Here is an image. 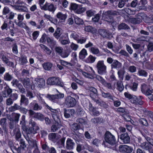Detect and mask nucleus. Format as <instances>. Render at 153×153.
Here are the masks:
<instances>
[{
    "mask_svg": "<svg viewBox=\"0 0 153 153\" xmlns=\"http://www.w3.org/2000/svg\"><path fill=\"white\" fill-rule=\"evenodd\" d=\"M88 90L94 93V94H90V96L94 102H95L97 104L100 105L103 107L105 108L108 107V105L104 102L99 99L96 97V96L97 95V90L93 87H89Z\"/></svg>",
    "mask_w": 153,
    "mask_h": 153,
    "instance_id": "f257e3e1",
    "label": "nucleus"
},
{
    "mask_svg": "<svg viewBox=\"0 0 153 153\" xmlns=\"http://www.w3.org/2000/svg\"><path fill=\"white\" fill-rule=\"evenodd\" d=\"M55 90L57 92V94L55 95L48 94L46 97L53 102L61 105L62 104L63 102L59 99L63 98L64 97V94L59 92L56 89H55Z\"/></svg>",
    "mask_w": 153,
    "mask_h": 153,
    "instance_id": "f03ea898",
    "label": "nucleus"
},
{
    "mask_svg": "<svg viewBox=\"0 0 153 153\" xmlns=\"http://www.w3.org/2000/svg\"><path fill=\"white\" fill-rule=\"evenodd\" d=\"M117 15V12L115 10H109L106 11H103L102 14V19L108 22L113 23L114 21L112 16Z\"/></svg>",
    "mask_w": 153,
    "mask_h": 153,
    "instance_id": "7ed1b4c3",
    "label": "nucleus"
},
{
    "mask_svg": "<svg viewBox=\"0 0 153 153\" xmlns=\"http://www.w3.org/2000/svg\"><path fill=\"white\" fill-rule=\"evenodd\" d=\"M9 128L11 130V133L13 135H15L16 140H18L21 136L19 126L13 122H10L9 124Z\"/></svg>",
    "mask_w": 153,
    "mask_h": 153,
    "instance_id": "20e7f679",
    "label": "nucleus"
},
{
    "mask_svg": "<svg viewBox=\"0 0 153 153\" xmlns=\"http://www.w3.org/2000/svg\"><path fill=\"white\" fill-rule=\"evenodd\" d=\"M104 139V143L106 142L111 145H114L117 143V140L115 136L109 131H107L105 133Z\"/></svg>",
    "mask_w": 153,
    "mask_h": 153,
    "instance_id": "39448f33",
    "label": "nucleus"
},
{
    "mask_svg": "<svg viewBox=\"0 0 153 153\" xmlns=\"http://www.w3.org/2000/svg\"><path fill=\"white\" fill-rule=\"evenodd\" d=\"M81 142L82 144H77L76 150L78 152H80L85 149L91 151H93V149L84 140H81Z\"/></svg>",
    "mask_w": 153,
    "mask_h": 153,
    "instance_id": "423d86ee",
    "label": "nucleus"
},
{
    "mask_svg": "<svg viewBox=\"0 0 153 153\" xmlns=\"http://www.w3.org/2000/svg\"><path fill=\"white\" fill-rule=\"evenodd\" d=\"M96 67L99 74L102 75L107 73V67L104 64L103 60L98 61L96 65Z\"/></svg>",
    "mask_w": 153,
    "mask_h": 153,
    "instance_id": "0eeeda50",
    "label": "nucleus"
},
{
    "mask_svg": "<svg viewBox=\"0 0 153 153\" xmlns=\"http://www.w3.org/2000/svg\"><path fill=\"white\" fill-rule=\"evenodd\" d=\"M47 83L48 84L50 85H56L62 87L64 86L63 83L58 77L49 78L48 79Z\"/></svg>",
    "mask_w": 153,
    "mask_h": 153,
    "instance_id": "6e6552de",
    "label": "nucleus"
},
{
    "mask_svg": "<svg viewBox=\"0 0 153 153\" xmlns=\"http://www.w3.org/2000/svg\"><path fill=\"white\" fill-rule=\"evenodd\" d=\"M76 99L71 96H68L65 98L64 104L68 108L72 107L76 104Z\"/></svg>",
    "mask_w": 153,
    "mask_h": 153,
    "instance_id": "1a4fd4ad",
    "label": "nucleus"
},
{
    "mask_svg": "<svg viewBox=\"0 0 153 153\" xmlns=\"http://www.w3.org/2000/svg\"><path fill=\"white\" fill-rule=\"evenodd\" d=\"M11 83L13 86L17 87L18 88L20 93L22 94H24L25 93V89L17 79H14L11 82Z\"/></svg>",
    "mask_w": 153,
    "mask_h": 153,
    "instance_id": "9d476101",
    "label": "nucleus"
},
{
    "mask_svg": "<svg viewBox=\"0 0 153 153\" xmlns=\"http://www.w3.org/2000/svg\"><path fill=\"white\" fill-rule=\"evenodd\" d=\"M144 15L143 13H139L135 15L136 18H131L130 19V20L133 24H140L142 22Z\"/></svg>",
    "mask_w": 153,
    "mask_h": 153,
    "instance_id": "9b49d317",
    "label": "nucleus"
},
{
    "mask_svg": "<svg viewBox=\"0 0 153 153\" xmlns=\"http://www.w3.org/2000/svg\"><path fill=\"white\" fill-rule=\"evenodd\" d=\"M98 32L101 36L104 38L109 39L112 37V34L105 29H99Z\"/></svg>",
    "mask_w": 153,
    "mask_h": 153,
    "instance_id": "f8f14e48",
    "label": "nucleus"
},
{
    "mask_svg": "<svg viewBox=\"0 0 153 153\" xmlns=\"http://www.w3.org/2000/svg\"><path fill=\"white\" fill-rule=\"evenodd\" d=\"M56 8L52 4L46 2L43 7H42V10H48L53 13L56 10Z\"/></svg>",
    "mask_w": 153,
    "mask_h": 153,
    "instance_id": "ddd939ff",
    "label": "nucleus"
},
{
    "mask_svg": "<svg viewBox=\"0 0 153 153\" xmlns=\"http://www.w3.org/2000/svg\"><path fill=\"white\" fill-rule=\"evenodd\" d=\"M133 148L126 145H120L119 151L122 153H131L133 151Z\"/></svg>",
    "mask_w": 153,
    "mask_h": 153,
    "instance_id": "4468645a",
    "label": "nucleus"
},
{
    "mask_svg": "<svg viewBox=\"0 0 153 153\" xmlns=\"http://www.w3.org/2000/svg\"><path fill=\"white\" fill-rule=\"evenodd\" d=\"M34 85L38 88L43 87L45 85V81L42 78H36L34 82Z\"/></svg>",
    "mask_w": 153,
    "mask_h": 153,
    "instance_id": "2eb2a0df",
    "label": "nucleus"
},
{
    "mask_svg": "<svg viewBox=\"0 0 153 153\" xmlns=\"http://www.w3.org/2000/svg\"><path fill=\"white\" fill-rule=\"evenodd\" d=\"M12 91V89L8 85H6L4 88V90L2 92V96L4 98H7L11 94Z\"/></svg>",
    "mask_w": 153,
    "mask_h": 153,
    "instance_id": "dca6fc26",
    "label": "nucleus"
},
{
    "mask_svg": "<svg viewBox=\"0 0 153 153\" xmlns=\"http://www.w3.org/2000/svg\"><path fill=\"white\" fill-rule=\"evenodd\" d=\"M75 144L73 140L70 138H68L66 142L65 148L67 150H72L74 149Z\"/></svg>",
    "mask_w": 153,
    "mask_h": 153,
    "instance_id": "f3484780",
    "label": "nucleus"
},
{
    "mask_svg": "<svg viewBox=\"0 0 153 153\" xmlns=\"http://www.w3.org/2000/svg\"><path fill=\"white\" fill-rule=\"evenodd\" d=\"M64 117L67 118L71 117L73 116L75 113V111L73 109H64Z\"/></svg>",
    "mask_w": 153,
    "mask_h": 153,
    "instance_id": "a211bd4d",
    "label": "nucleus"
},
{
    "mask_svg": "<svg viewBox=\"0 0 153 153\" xmlns=\"http://www.w3.org/2000/svg\"><path fill=\"white\" fill-rule=\"evenodd\" d=\"M120 138L125 144L129 143L130 142V137L127 133L122 134L120 136Z\"/></svg>",
    "mask_w": 153,
    "mask_h": 153,
    "instance_id": "6ab92c4d",
    "label": "nucleus"
},
{
    "mask_svg": "<svg viewBox=\"0 0 153 153\" xmlns=\"http://www.w3.org/2000/svg\"><path fill=\"white\" fill-rule=\"evenodd\" d=\"M1 59L8 66L14 67V64L13 62L9 61L7 57L4 55H3L1 56Z\"/></svg>",
    "mask_w": 153,
    "mask_h": 153,
    "instance_id": "aec40b11",
    "label": "nucleus"
},
{
    "mask_svg": "<svg viewBox=\"0 0 153 153\" xmlns=\"http://www.w3.org/2000/svg\"><path fill=\"white\" fill-rule=\"evenodd\" d=\"M111 69H116L119 70L122 67V64L118 60H114L111 65Z\"/></svg>",
    "mask_w": 153,
    "mask_h": 153,
    "instance_id": "412c9836",
    "label": "nucleus"
},
{
    "mask_svg": "<svg viewBox=\"0 0 153 153\" xmlns=\"http://www.w3.org/2000/svg\"><path fill=\"white\" fill-rule=\"evenodd\" d=\"M39 129L36 128L30 127L28 128H27L26 126V129L25 130H23V131H25L27 135L28 134H35L36 133V131Z\"/></svg>",
    "mask_w": 153,
    "mask_h": 153,
    "instance_id": "4be33fe9",
    "label": "nucleus"
},
{
    "mask_svg": "<svg viewBox=\"0 0 153 153\" xmlns=\"http://www.w3.org/2000/svg\"><path fill=\"white\" fill-rule=\"evenodd\" d=\"M147 3V1L146 0H140L136 10L138 11L145 9L146 7L144 5L146 4Z\"/></svg>",
    "mask_w": 153,
    "mask_h": 153,
    "instance_id": "5701e85b",
    "label": "nucleus"
},
{
    "mask_svg": "<svg viewBox=\"0 0 153 153\" xmlns=\"http://www.w3.org/2000/svg\"><path fill=\"white\" fill-rule=\"evenodd\" d=\"M48 138L50 140L53 142H56L59 138L57 134L56 133H51L49 134Z\"/></svg>",
    "mask_w": 153,
    "mask_h": 153,
    "instance_id": "b1692460",
    "label": "nucleus"
},
{
    "mask_svg": "<svg viewBox=\"0 0 153 153\" xmlns=\"http://www.w3.org/2000/svg\"><path fill=\"white\" fill-rule=\"evenodd\" d=\"M88 108L90 111V112L93 115H97L99 114V112L96 111V108L93 107L92 104L89 103V105Z\"/></svg>",
    "mask_w": 153,
    "mask_h": 153,
    "instance_id": "393cba45",
    "label": "nucleus"
},
{
    "mask_svg": "<svg viewBox=\"0 0 153 153\" xmlns=\"http://www.w3.org/2000/svg\"><path fill=\"white\" fill-rule=\"evenodd\" d=\"M32 107V108L34 111H40L42 109V107L41 105H39L37 103L32 102L30 104Z\"/></svg>",
    "mask_w": 153,
    "mask_h": 153,
    "instance_id": "a878e982",
    "label": "nucleus"
},
{
    "mask_svg": "<svg viewBox=\"0 0 153 153\" xmlns=\"http://www.w3.org/2000/svg\"><path fill=\"white\" fill-rule=\"evenodd\" d=\"M25 116L23 115L22 116L21 120L20 121V124L21 126L22 129L23 130H25L26 129V122L25 120Z\"/></svg>",
    "mask_w": 153,
    "mask_h": 153,
    "instance_id": "bb28decb",
    "label": "nucleus"
},
{
    "mask_svg": "<svg viewBox=\"0 0 153 153\" xmlns=\"http://www.w3.org/2000/svg\"><path fill=\"white\" fill-rule=\"evenodd\" d=\"M28 99L26 97L25 95L22 94L21 95V98L20 100V105H22L23 104L27 105L28 103Z\"/></svg>",
    "mask_w": 153,
    "mask_h": 153,
    "instance_id": "cd10ccee",
    "label": "nucleus"
},
{
    "mask_svg": "<svg viewBox=\"0 0 153 153\" xmlns=\"http://www.w3.org/2000/svg\"><path fill=\"white\" fill-rule=\"evenodd\" d=\"M43 68L46 71H50L52 67V64L50 62H45L42 65Z\"/></svg>",
    "mask_w": 153,
    "mask_h": 153,
    "instance_id": "c85d7f7f",
    "label": "nucleus"
},
{
    "mask_svg": "<svg viewBox=\"0 0 153 153\" xmlns=\"http://www.w3.org/2000/svg\"><path fill=\"white\" fill-rule=\"evenodd\" d=\"M22 82L24 87L26 88H29L31 86V83L29 78L24 79L22 80Z\"/></svg>",
    "mask_w": 153,
    "mask_h": 153,
    "instance_id": "c756f323",
    "label": "nucleus"
},
{
    "mask_svg": "<svg viewBox=\"0 0 153 153\" xmlns=\"http://www.w3.org/2000/svg\"><path fill=\"white\" fill-rule=\"evenodd\" d=\"M71 52V50L69 48L64 50L62 52L60 56L62 58H66L68 57L70 55Z\"/></svg>",
    "mask_w": 153,
    "mask_h": 153,
    "instance_id": "7c9ffc66",
    "label": "nucleus"
},
{
    "mask_svg": "<svg viewBox=\"0 0 153 153\" xmlns=\"http://www.w3.org/2000/svg\"><path fill=\"white\" fill-rule=\"evenodd\" d=\"M61 127V123H55L51 126V131L53 132H55L59 130Z\"/></svg>",
    "mask_w": 153,
    "mask_h": 153,
    "instance_id": "2f4dec72",
    "label": "nucleus"
},
{
    "mask_svg": "<svg viewBox=\"0 0 153 153\" xmlns=\"http://www.w3.org/2000/svg\"><path fill=\"white\" fill-rule=\"evenodd\" d=\"M61 29L60 28H57L56 29L55 33H53L54 36L57 39H59L61 36L62 33Z\"/></svg>",
    "mask_w": 153,
    "mask_h": 153,
    "instance_id": "473e14b6",
    "label": "nucleus"
},
{
    "mask_svg": "<svg viewBox=\"0 0 153 153\" xmlns=\"http://www.w3.org/2000/svg\"><path fill=\"white\" fill-rule=\"evenodd\" d=\"M87 54L86 50L85 48H83L79 53V57L80 59H83Z\"/></svg>",
    "mask_w": 153,
    "mask_h": 153,
    "instance_id": "72a5a7b5",
    "label": "nucleus"
},
{
    "mask_svg": "<svg viewBox=\"0 0 153 153\" xmlns=\"http://www.w3.org/2000/svg\"><path fill=\"white\" fill-rule=\"evenodd\" d=\"M20 108V106L16 103H15L13 106H11L8 108V111L10 112H12L19 110Z\"/></svg>",
    "mask_w": 153,
    "mask_h": 153,
    "instance_id": "f704fd0d",
    "label": "nucleus"
},
{
    "mask_svg": "<svg viewBox=\"0 0 153 153\" xmlns=\"http://www.w3.org/2000/svg\"><path fill=\"white\" fill-rule=\"evenodd\" d=\"M52 117L56 123H61L60 117L59 116V113H54L51 114Z\"/></svg>",
    "mask_w": 153,
    "mask_h": 153,
    "instance_id": "c9c22d12",
    "label": "nucleus"
},
{
    "mask_svg": "<svg viewBox=\"0 0 153 153\" xmlns=\"http://www.w3.org/2000/svg\"><path fill=\"white\" fill-rule=\"evenodd\" d=\"M118 29L119 30H128L129 29H130V28L127 24L124 23H122L119 25Z\"/></svg>",
    "mask_w": 153,
    "mask_h": 153,
    "instance_id": "e433bc0d",
    "label": "nucleus"
},
{
    "mask_svg": "<svg viewBox=\"0 0 153 153\" xmlns=\"http://www.w3.org/2000/svg\"><path fill=\"white\" fill-rule=\"evenodd\" d=\"M93 74H90L87 73L85 72H82V74L85 77L88 78L93 79L95 77L96 75V74H95L94 71H93Z\"/></svg>",
    "mask_w": 153,
    "mask_h": 153,
    "instance_id": "4c0bfd02",
    "label": "nucleus"
},
{
    "mask_svg": "<svg viewBox=\"0 0 153 153\" xmlns=\"http://www.w3.org/2000/svg\"><path fill=\"white\" fill-rule=\"evenodd\" d=\"M26 139L28 141V143L32 147V148L37 146L36 142L35 140H30L29 138H28V137H27Z\"/></svg>",
    "mask_w": 153,
    "mask_h": 153,
    "instance_id": "58836bf2",
    "label": "nucleus"
},
{
    "mask_svg": "<svg viewBox=\"0 0 153 153\" xmlns=\"http://www.w3.org/2000/svg\"><path fill=\"white\" fill-rule=\"evenodd\" d=\"M141 147L143 149L146 150H149L151 148L150 145L147 142H143L140 145Z\"/></svg>",
    "mask_w": 153,
    "mask_h": 153,
    "instance_id": "ea45409f",
    "label": "nucleus"
},
{
    "mask_svg": "<svg viewBox=\"0 0 153 153\" xmlns=\"http://www.w3.org/2000/svg\"><path fill=\"white\" fill-rule=\"evenodd\" d=\"M117 89L120 91H122L124 89V87L123 82L121 81H118L116 83Z\"/></svg>",
    "mask_w": 153,
    "mask_h": 153,
    "instance_id": "a19ab883",
    "label": "nucleus"
},
{
    "mask_svg": "<svg viewBox=\"0 0 153 153\" xmlns=\"http://www.w3.org/2000/svg\"><path fill=\"white\" fill-rule=\"evenodd\" d=\"M59 42L62 45H65L68 44L70 43V41L68 40L64 39L63 37L61 36L59 38Z\"/></svg>",
    "mask_w": 153,
    "mask_h": 153,
    "instance_id": "79ce46f5",
    "label": "nucleus"
},
{
    "mask_svg": "<svg viewBox=\"0 0 153 153\" xmlns=\"http://www.w3.org/2000/svg\"><path fill=\"white\" fill-rule=\"evenodd\" d=\"M89 50L90 51L94 54L97 55L100 53L99 50L97 47H91Z\"/></svg>",
    "mask_w": 153,
    "mask_h": 153,
    "instance_id": "37998d69",
    "label": "nucleus"
},
{
    "mask_svg": "<svg viewBox=\"0 0 153 153\" xmlns=\"http://www.w3.org/2000/svg\"><path fill=\"white\" fill-rule=\"evenodd\" d=\"M96 58L90 55L86 59L85 62L88 63H93L95 61Z\"/></svg>",
    "mask_w": 153,
    "mask_h": 153,
    "instance_id": "c03bdc74",
    "label": "nucleus"
},
{
    "mask_svg": "<svg viewBox=\"0 0 153 153\" xmlns=\"http://www.w3.org/2000/svg\"><path fill=\"white\" fill-rule=\"evenodd\" d=\"M56 16L57 18L62 20H65L67 17L65 14H63L61 12L58 13L56 14Z\"/></svg>",
    "mask_w": 153,
    "mask_h": 153,
    "instance_id": "a18cd8bd",
    "label": "nucleus"
},
{
    "mask_svg": "<svg viewBox=\"0 0 153 153\" xmlns=\"http://www.w3.org/2000/svg\"><path fill=\"white\" fill-rule=\"evenodd\" d=\"M54 50L56 53L60 56L62 52L63 51L64 49L61 46H56L54 48Z\"/></svg>",
    "mask_w": 153,
    "mask_h": 153,
    "instance_id": "49530a36",
    "label": "nucleus"
},
{
    "mask_svg": "<svg viewBox=\"0 0 153 153\" xmlns=\"http://www.w3.org/2000/svg\"><path fill=\"white\" fill-rule=\"evenodd\" d=\"M33 117L41 121H43L44 118V115L40 113H36L33 116Z\"/></svg>",
    "mask_w": 153,
    "mask_h": 153,
    "instance_id": "de8ad7c7",
    "label": "nucleus"
},
{
    "mask_svg": "<svg viewBox=\"0 0 153 153\" xmlns=\"http://www.w3.org/2000/svg\"><path fill=\"white\" fill-rule=\"evenodd\" d=\"M28 124L29 126H30V127L35 128L39 129V128L37 125L36 123L32 119H30L28 121Z\"/></svg>",
    "mask_w": 153,
    "mask_h": 153,
    "instance_id": "09e8293b",
    "label": "nucleus"
},
{
    "mask_svg": "<svg viewBox=\"0 0 153 153\" xmlns=\"http://www.w3.org/2000/svg\"><path fill=\"white\" fill-rule=\"evenodd\" d=\"M15 9L19 12H27L28 10L27 7L22 5L19 7H16Z\"/></svg>",
    "mask_w": 153,
    "mask_h": 153,
    "instance_id": "8fccbe9b",
    "label": "nucleus"
},
{
    "mask_svg": "<svg viewBox=\"0 0 153 153\" xmlns=\"http://www.w3.org/2000/svg\"><path fill=\"white\" fill-rule=\"evenodd\" d=\"M6 119L5 118H2L0 120V125L1 126L3 129L4 131H6Z\"/></svg>",
    "mask_w": 153,
    "mask_h": 153,
    "instance_id": "3c124183",
    "label": "nucleus"
},
{
    "mask_svg": "<svg viewBox=\"0 0 153 153\" xmlns=\"http://www.w3.org/2000/svg\"><path fill=\"white\" fill-rule=\"evenodd\" d=\"M47 41L51 46H54L56 44V41L54 40L53 38L50 37L47 38Z\"/></svg>",
    "mask_w": 153,
    "mask_h": 153,
    "instance_id": "603ef678",
    "label": "nucleus"
},
{
    "mask_svg": "<svg viewBox=\"0 0 153 153\" xmlns=\"http://www.w3.org/2000/svg\"><path fill=\"white\" fill-rule=\"evenodd\" d=\"M41 48L47 54H50L51 53V51L46 46L43 44H41L40 45Z\"/></svg>",
    "mask_w": 153,
    "mask_h": 153,
    "instance_id": "864d4df0",
    "label": "nucleus"
},
{
    "mask_svg": "<svg viewBox=\"0 0 153 153\" xmlns=\"http://www.w3.org/2000/svg\"><path fill=\"white\" fill-rule=\"evenodd\" d=\"M125 73V71L123 69H121L118 70L117 74L120 79L122 80L123 79L124 75Z\"/></svg>",
    "mask_w": 153,
    "mask_h": 153,
    "instance_id": "5fc2aeb1",
    "label": "nucleus"
},
{
    "mask_svg": "<svg viewBox=\"0 0 153 153\" xmlns=\"http://www.w3.org/2000/svg\"><path fill=\"white\" fill-rule=\"evenodd\" d=\"M41 94L38 95L37 96V98L38 99L39 102L41 104L45 105L46 107V105H47L45 102L44 100L42 98Z\"/></svg>",
    "mask_w": 153,
    "mask_h": 153,
    "instance_id": "6e6d98bb",
    "label": "nucleus"
},
{
    "mask_svg": "<svg viewBox=\"0 0 153 153\" xmlns=\"http://www.w3.org/2000/svg\"><path fill=\"white\" fill-rule=\"evenodd\" d=\"M138 74L140 76L146 77L147 76V73L145 70L141 69H139L138 70Z\"/></svg>",
    "mask_w": 153,
    "mask_h": 153,
    "instance_id": "4d7b16f0",
    "label": "nucleus"
},
{
    "mask_svg": "<svg viewBox=\"0 0 153 153\" xmlns=\"http://www.w3.org/2000/svg\"><path fill=\"white\" fill-rule=\"evenodd\" d=\"M70 37L71 38H73L74 39L76 40H78V39L79 38V35L75 32L73 31L70 35Z\"/></svg>",
    "mask_w": 153,
    "mask_h": 153,
    "instance_id": "13d9d810",
    "label": "nucleus"
},
{
    "mask_svg": "<svg viewBox=\"0 0 153 153\" xmlns=\"http://www.w3.org/2000/svg\"><path fill=\"white\" fill-rule=\"evenodd\" d=\"M13 78L12 76L8 73H6L4 75V79L5 80L10 81Z\"/></svg>",
    "mask_w": 153,
    "mask_h": 153,
    "instance_id": "bf43d9fd",
    "label": "nucleus"
},
{
    "mask_svg": "<svg viewBox=\"0 0 153 153\" xmlns=\"http://www.w3.org/2000/svg\"><path fill=\"white\" fill-rule=\"evenodd\" d=\"M102 96L104 97L109 98L113 100L112 96L110 93H106L102 91Z\"/></svg>",
    "mask_w": 153,
    "mask_h": 153,
    "instance_id": "052dcab7",
    "label": "nucleus"
},
{
    "mask_svg": "<svg viewBox=\"0 0 153 153\" xmlns=\"http://www.w3.org/2000/svg\"><path fill=\"white\" fill-rule=\"evenodd\" d=\"M103 85L109 90H114L115 89L114 87L112 86L110 83H108L106 81Z\"/></svg>",
    "mask_w": 153,
    "mask_h": 153,
    "instance_id": "680f3d73",
    "label": "nucleus"
},
{
    "mask_svg": "<svg viewBox=\"0 0 153 153\" xmlns=\"http://www.w3.org/2000/svg\"><path fill=\"white\" fill-rule=\"evenodd\" d=\"M138 85V83L136 82H133L129 86L130 88L134 91H136L137 89Z\"/></svg>",
    "mask_w": 153,
    "mask_h": 153,
    "instance_id": "e2e57ef3",
    "label": "nucleus"
},
{
    "mask_svg": "<svg viewBox=\"0 0 153 153\" xmlns=\"http://www.w3.org/2000/svg\"><path fill=\"white\" fill-rule=\"evenodd\" d=\"M74 22L76 24L78 25H82L83 23V20L79 17L75 18Z\"/></svg>",
    "mask_w": 153,
    "mask_h": 153,
    "instance_id": "0e129e2a",
    "label": "nucleus"
},
{
    "mask_svg": "<svg viewBox=\"0 0 153 153\" xmlns=\"http://www.w3.org/2000/svg\"><path fill=\"white\" fill-rule=\"evenodd\" d=\"M79 45L76 44H75L73 42L71 43L70 47L71 49L74 51H76L79 48Z\"/></svg>",
    "mask_w": 153,
    "mask_h": 153,
    "instance_id": "69168bd1",
    "label": "nucleus"
},
{
    "mask_svg": "<svg viewBox=\"0 0 153 153\" xmlns=\"http://www.w3.org/2000/svg\"><path fill=\"white\" fill-rule=\"evenodd\" d=\"M77 113L81 116H83L85 114V112L82 108L79 107L77 109Z\"/></svg>",
    "mask_w": 153,
    "mask_h": 153,
    "instance_id": "338daca9",
    "label": "nucleus"
},
{
    "mask_svg": "<svg viewBox=\"0 0 153 153\" xmlns=\"http://www.w3.org/2000/svg\"><path fill=\"white\" fill-rule=\"evenodd\" d=\"M78 5L76 4L71 3L70 4V9L74 11L75 12L78 8Z\"/></svg>",
    "mask_w": 153,
    "mask_h": 153,
    "instance_id": "774afa93",
    "label": "nucleus"
}]
</instances>
